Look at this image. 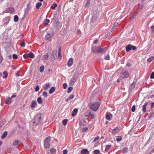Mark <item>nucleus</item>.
<instances>
[{"mask_svg":"<svg viewBox=\"0 0 154 154\" xmlns=\"http://www.w3.org/2000/svg\"><path fill=\"white\" fill-rule=\"evenodd\" d=\"M91 50V51L94 53H104L106 51L107 48L106 47L101 48L94 46L92 48Z\"/></svg>","mask_w":154,"mask_h":154,"instance_id":"nucleus-1","label":"nucleus"},{"mask_svg":"<svg viewBox=\"0 0 154 154\" xmlns=\"http://www.w3.org/2000/svg\"><path fill=\"white\" fill-rule=\"evenodd\" d=\"M42 121L41 115L40 114H37L34 117L33 122V125L36 126L40 124Z\"/></svg>","mask_w":154,"mask_h":154,"instance_id":"nucleus-2","label":"nucleus"},{"mask_svg":"<svg viewBox=\"0 0 154 154\" xmlns=\"http://www.w3.org/2000/svg\"><path fill=\"white\" fill-rule=\"evenodd\" d=\"M100 103L98 102L93 103L90 105V108L94 111H97L98 109Z\"/></svg>","mask_w":154,"mask_h":154,"instance_id":"nucleus-3","label":"nucleus"},{"mask_svg":"<svg viewBox=\"0 0 154 154\" xmlns=\"http://www.w3.org/2000/svg\"><path fill=\"white\" fill-rule=\"evenodd\" d=\"M50 140L51 138L50 137H48L44 140V146L45 148L48 149L50 147Z\"/></svg>","mask_w":154,"mask_h":154,"instance_id":"nucleus-4","label":"nucleus"},{"mask_svg":"<svg viewBox=\"0 0 154 154\" xmlns=\"http://www.w3.org/2000/svg\"><path fill=\"white\" fill-rule=\"evenodd\" d=\"M128 76L129 73L127 71L122 73L120 75V77L122 79L127 78Z\"/></svg>","mask_w":154,"mask_h":154,"instance_id":"nucleus-5","label":"nucleus"},{"mask_svg":"<svg viewBox=\"0 0 154 154\" xmlns=\"http://www.w3.org/2000/svg\"><path fill=\"white\" fill-rule=\"evenodd\" d=\"M106 118L109 121H110L112 118V114L109 112H107L105 116Z\"/></svg>","mask_w":154,"mask_h":154,"instance_id":"nucleus-6","label":"nucleus"},{"mask_svg":"<svg viewBox=\"0 0 154 154\" xmlns=\"http://www.w3.org/2000/svg\"><path fill=\"white\" fill-rule=\"evenodd\" d=\"M77 79V77L75 75V74H74L73 75V77L71 79L70 84L71 85H73L74 83L76 82Z\"/></svg>","mask_w":154,"mask_h":154,"instance_id":"nucleus-7","label":"nucleus"},{"mask_svg":"<svg viewBox=\"0 0 154 154\" xmlns=\"http://www.w3.org/2000/svg\"><path fill=\"white\" fill-rule=\"evenodd\" d=\"M10 18L9 17H7L5 18L3 20L4 22V25L6 26L9 23Z\"/></svg>","mask_w":154,"mask_h":154,"instance_id":"nucleus-8","label":"nucleus"},{"mask_svg":"<svg viewBox=\"0 0 154 154\" xmlns=\"http://www.w3.org/2000/svg\"><path fill=\"white\" fill-rule=\"evenodd\" d=\"M85 116H90L91 117L92 119H94V118L95 116L94 114L91 113L90 111H87L85 113Z\"/></svg>","mask_w":154,"mask_h":154,"instance_id":"nucleus-9","label":"nucleus"},{"mask_svg":"<svg viewBox=\"0 0 154 154\" xmlns=\"http://www.w3.org/2000/svg\"><path fill=\"white\" fill-rule=\"evenodd\" d=\"M31 3L29 2L27 5L25 11V15L27 13H28L30 9L32 7Z\"/></svg>","mask_w":154,"mask_h":154,"instance_id":"nucleus-10","label":"nucleus"},{"mask_svg":"<svg viewBox=\"0 0 154 154\" xmlns=\"http://www.w3.org/2000/svg\"><path fill=\"white\" fill-rule=\"evenodd\" d=\"M6 11L8 12L13 13L14 11V9L13 7H8L7 8Z\"/></svg>","mask_w":154,"mask_h":154,"instance_id":"nucleus-11","label":"nucleus"},{"mask_svg":"<svg viewBox=\"0 0 154 154\" xmlns=\"http://www.w3.org/2000/svg\"><path fill=\"white\" fill-rule=\"evenodd\" d=\"M73 63V59L72 58H70L68 60L67 65L68 67H70L72 65Z\"/></svg>","mask_w":154,"mask_h":154,"instance_id":"nucleus-12","label":"nucleus"},{"mask_svg":"<svg viewBox=\"0 0 154 154\" xmlns=\"http://www.w3.org/2000/svg\"><path fill=\"white\" fill-rule=\"evenodd\" d=\"M37 105V103L36 101L35 100H32L31 103V107L32 108H34L36 107Z\"/></svg>","mask_w":154,"mask_h":154,"instance_id":"nucleus-13","label":"nucleus"},{"mask_svg":"<svg viewBox=\"0 0 154 154\" xmlns=\"http://www.w3.org/2000/svg\"><path fill=\"white\" fill-rule=\"evenodd\" d=\"M119 131V128L118 126H116L115 128L113 129L112 132V134L114 135L117 133Z\"/></svg>","mask_w":154,"mask_h":154,"instance_id":"nucleus-14","label":"nucleus"},{"mask_svg":"<svg viewBox=\"0 0 154 154\" xmlns=\"http://www.w3.org/2000/svg\"><path fill=\"white\" fill-rule=\"evenodd\" d=\"M89 152L86 149H83L81 151V154H89Z\"/></svg>","mask_w":154,"mask_h":154,"instance_id":"nucleus-15","label":"nucleus"},{"mask_svg":"<svg viewBox=\"0 0 154 154\" xmlns=\"http://www.w3.org/2000/svg\"><path fill=\"white\" fill-rule=\"evenodd\" d=\"M148 103L146 102L143 106L142 110L143 113H145L146 112V108Z\"/></svg>","mask_w":154,"mask_h":154,"instance_id":"nucleus-16","label":"nucleus"},{"mask_svg":"<svg viewBox=\"0 0 154 154\" xmlns=\"http://www.w3.org/2000/svg\"><path fill=\"white\" fill-rule=\"evenodd\" d=\"M49 57V55L48 54L46 53L42 57V59L43 60H47L48 57Z\"/></svg>","mask_w":154,"mask_h":154,"instance_id":"nucleus-17","label":"nucleus"},{"mask_svg":"<svg viewBox=\"0 0 154 154\" xmlns=\"http://www.w3.org/2000/svg\"><path fill=\"white\" fill-rule=\"evenodd\" d=\"M78 111V110L76 108L74 109L71 114L72 116V117L74 116L77 114Z\"/></svg>","mask_w":154,"mask_h":154,"instance_id":"nucleus-18","label":"nucleus"},{"mask_svg":"<svg viewBox=\"0 0 154 154\" xmlns=\"http://www.w3.org/2000/svg\"><path fill=\"white\" fill-rule=\"evenodd\" d=\"M132 48L131 45H127L125 48L126 51L127 52L130 51L132 49Z\"/></svg>","mask_w":154,"mask_h":154,"instance_id":"nucleus-19","label":"nucleus"},{"mask_svg":"<svg viewBox=\"0 0 154 154\" xmlns=\"http://www.w3.org/2000/svg\"><path fill=\"white\" fill-rule=\"evenodd\" d=\"M52 36L53 34L52 33H48L47 34L45 37V38L46 39H48L50 38Z\"/></svg>","mask_w":154,"mask_h":154,"instance_id":"nucleus-20","label":"nucleus"},{"mask_svg":"<svg viewBox=\"0 0 154 154\" xmlns=\"http://www.w3.org/2000/svg\"><path fill=\"white\" fill-rule=\"evenodd\" d=\"M50 87V85L49 83H47L43 86V88L45 90H47Z\"/></svg>","mask_w":154,"mask_h":154,"instance_id":"nucleus-21","label":"nucleus"},{"mask_svg":"<svg viewBox=\"0 0 154 154\" xmlns=\"http://www.w3.org/2000/svg\"><path fill=\"white\" fill-rule=\"evenodd\" d=\"M11 98H7L5 99V102L7 104H9L11 103Z\"/></svg>","mask_w":154,"mask_h":154,"instance_id":"nucleus-22","label":"nucleus"},{"mask_svg":"<svg viewBox=\"0 0 154 154\" xmlns=\"http://www.w3.org/2000/svg\"><path fill=\"white\" fill-rule=\"evenodd\" d=\"M27 54L29 58V57L30 58H33L34 57V54L31 52H30L29 53H27Z\"/></svg>","mask_w":154,"mask_h":154,"instance_id":"nucleus-23","label":"nucleus"},{"mask_svg":"<svg viewBox=\"0 0 154 154\" xmlns=\"http://www.w3.org/2000/svg\"><path fill=\"white\" fill-rule=\"evenodd\" d=\"M119 24L118 23L116 22L112 26V30H113L114 29H115L116 28V27L118 26Z\"/></svg>","mask_w":154,"mask_h":154,"instance_id":"nucleus-24","label":"nucleus"},{"mask_svg":"<svg viewBox=\"0 0 154 154\" xmlns=\"http://www.w3.org/2000/svg\"><path fill=\"white\" fill-rule=\"evenodd\" d=\"M55 88L54 87H52L49 91L50 94H52L54 93L55 90Z\"/></svg>","mask_w":154,"mask_h":154,"instance_id":"nucleus-25","label":"nucleus"},{"mask_svg":"<svg viewBox=\"0 0 154 154\" xmlns=\"http://www.w3.org/2000/svg\"><path fill=\"white\" fill-rule=\"evenodd\" d=\"M50 22V20L48 19H46L44 22L43 24L45 25V26H47L48 23H49Z\"/></svg>","mask_w":154,"mask_h":154,"instance_id":"nucleus-26","label":"nucleus"},{"mask_svg":"<svg viewBox=\"0 0 154 154\" xmlns=\"http://www.w3.org/2000/svg\"><path fill=\"white\" fill-rule=\"evenodd\" d=\"M7 135V132L6 131H5L1 136L2 139L4 138Z\"/></svg>","mask_w":154,"mask_h":154,"instance_id":"nucleus-27","label":"nucleus"},{"mask_svg":"<svg viewBox=\"0 0 154 154\" xmlns=\"http://www.w3.org/2000/svg\"><path fill=\"white\" fill-rule=\"evenodd\" d=\"M128 148L126 147L123 148L121 150V152L123 153H125L127 152Z\"/></svg>","mask_w":154,"mask_h":154,"instance_id":"nucleus-28","label":"nucleus"},{"mask_svg":"<svg viewBox=\"0 0 154 154\" xmlns=\"http://www.w3.org/2000/svg\"><path fill=\"white\" fill-rule=\"evenodd\" d=\"M45 69V67L44 65H42L39 68V71L41 72H43Z\"/></svg>","mask_w":154,"mask_h":154,"instance_id":"nucleus-29","label":"nucleus"},{"mask_svg":"<svg viewBox=\"0 0 154 154\" xmlns=\"http://www.w3.org/2000/svg\"><path fill=\"white\" fill-rule=\"evenodd\" d=\"M154 59V57L153 56H152L151 57H149L147 59V61L148 62H151L152 60H153Z\"/></svg>","mask_w":154,"mask_h":154,"instance_id":"nucleus-30","label":"nucleus"},{"mask_svg":"<svg viewBox=\"0 0 154 154\" xmlns=\"http://www.w3.org/2000/svg\"><path fill=\"white\" fill-rule=\"evenodd\" d=\"M42 5V3L41 2H38L37 3L36 7L38 9Z\"/></svg>","mask_w":154,"mask_h":154,"instance_id":"nucleus-31","label":"nucleus"},{"mask_svg":"<svg viewBox=\"0 0 154 154\" xmlns=\"http://www.w3.org/2000/svg\"><path fill=\"white\" fill-rule=\"evenodd\" d=\"M111 146L110 145H107L106 146L105 149V151H107L108 150L111 148Z\"/></svg>","mask_w":154,"mask_h":154,"instance_id":"nucleus-32","label":"nucleus"},{"mask_svg":"<svg viewBox=\"0 0 154 154\" xmlns=\"http://www.w3.org/2000/svg\"><path fill=\"white\" fill-rule=\"evenodd\" d=\"M3 74L4 75V76H3L4 78H6L7 77L8 74L6 71H4L3 72Z\"/></svg>","mask_w":154,"mask_h":154,"instance_id":"nucleus-33","label":"nucleus"},{"mask_svg":"<svg viewBox=\"0 0 154 154\" xmlns=\"http://www.w3.org/2000/svg\"><path fill=\"white\" fill-rule=\"evenodd\" d=\"M18 20V17L17 15H15L14 17V21L15 22H17Z\"/></svg>","mask_w":154,"mask_h":154,"instance_id":"nucleus-34","label":"nucleus"},{"mask_svg":"<svg viewBox=\"0 0 154 154\" xmlns=\"http://www.w3.org/2000/svg\"><path fill=\"white\" fill-rule=\"evenodd\" d=\"M73 89V88L71 87H69L68 88V89L67 90V92L68 93H70L71 91Z\"/></svg>","mask_w":154,"mask_h":154,"instance_id":"nucleus-35","label":"nucleus"},{"mask_svg":"<svg viewBox=\"0 0 154 154\" xmlns=\"http://www.w3.org/2000/svg\"><path fill=\"white\" fill-rule=\"evenodd\" d=\"M37 101L39 104H41L42 102V99L41 97H39L37 98Z\"/></svg>","mask_w":154,"mask_h":154,"instance_id":"nucleus-36","label":"nucleus"},{"mask_svg":"<svg viewBox=\"0 0 154 154\" xmlns=\"http://www.w3.org/2000/svg\"><path fill=\"white\" fill-rule=\"evenodd\" d=\"M154 116V112L152 111L149 114V116L148 117L149 119L151 118Z\"/></svg>","mask_w":154,"mask_h":154,"instance_id":"nucleus-37","label":"nucleus"},{"mask_svg":"<svg viewBox=\"0 0 154 154\" xmlns=\"http://www.w3.org/2000/svg\"><path fill=\"white\" fill-rule=\"evenodd\" d=\"M57 5L56 4H53L51 6V8L52 9H54L55 8L57 7Z\"/></svg>","mask_w":154,"mask_h":154,"instance_id":"nucleus-38","label":"nucleus"},{"mask_svg":"<svg viewBox=\"0 0 154 154\" xmlns=\"http://www.w3.org/2000/svg\"><path fill=\"white\" fill-rule=\"evenodd\" d=\"M19 142V141L17 140H14L13 142V145H14V146L17 145L18 144Z\"/></svg>","mask_w":154,"mask_h":154,"instance_id":"nucleus-39","label":"nucleus"},{"mask_svg":"<svg viewBox=\"0 0 154 154\" xmlns=\"http://www.w3.org/2000/svg\"><path fill=\"white\" fill-rule=\"evenodd\" d=\"M93 153L94 154H100V151L98 149L95 150L93 151Z\"/></svg>","mask_w":154,"mask_h":154,"instance_id":"nucleus-40","label":"nucleus"},{"mask_svg":"<svg viewBox=\"0 0 154 154\" xmlns=\"http://www.w3.org/2000/svg\"><path fill=\"white\" fill-rule=\"evenodd\" d=\"M122 140V137L121 136H118L116 138V140L118 142H120Z\"/></svg>","mask_w":154,"mask_h":154,"instance_id":"nucleus-41","label":"nucleus"},{"mask_svg":"<svg viewBox=\"0 0 154 154\" xmlns=\"http://www.w3.org/2000/svg\"><path fill=\"white\" fill-rule=\"evenodd\" d=\"M88 128L85 127L83 128L82 130V132H86L88 130Z\"/></svg>","mask_w":154,"mask_h":154,"instance_id":"nucleus-42","label":"nucleus"},{"mask_svg":"<svg viewBox=\"0 0 154 154\" xmlns=\"http://www.w3.org/2000/svg\"><path fill=\"white\" fill-rule=\"evenodd\" d=\"M67 121L68 120L67 119H65L63 120L62 121L63 125H66L67 123Z\"/></svg>","mask_w":154,"mask_h":154,"instance_id":"nucleus-43","label":"nucleus"},{"mask_svg":"<svg viewBox=\"0 0 154 154\" xmlns=\"http://www.w3.org/2000/svg\"><path fill=\"white\" fill-rule=\"evenodd\" d=\"M56 55H54V56L51 55V60H54L56 59Z\"/></svg>","mask_w":154,"mask_h":154,"instance_id":"nucleus-44","label":"nucleus"},{"mask_svg":"<svg viewBox=\"0 0 154 154\" xmlns=\"http://www.w3.org/2000/svg\"><path fill=\"white\" fill-rule=\"evenodd\" d=\"M61 48H60L59 49V51L58 52V57H61V55L60 53L61 52Z\"/></svg>","mask_w":154,"mask_h":154,"instance_id":"nucleus-45","label":"nucleus"},{"mask_svg":"<svg viewBox=\"0 0 154 154\" xmlns=\"http://www.w3.org/2000/svg\"><path fill=\"white\" fill-rule=\"evenodd\" d=\"M50 152L52 153H54L56 152V149L54 148L51 149L50 150Z\"/></svg>","mask_w":154,"mask_h":154,"instance_id":"nucleus-46","label":"nucleus"},{"mask_svg":"<svg viewBox=\"0 0 154 154\" xmlns=\"http://www.w3.org/2000/svg\"><path fill=\"white\" fill-rule=\"evenodd\" d=\"M42 95L45 97H47L48 95L46 92L44 91L42 93Z\"/></svg>","mask_w":154,"mask_h":154,"instance_id":"nucleus-47","label":"nucleus"},{"mask_svg":"<svg viewBox=\"0 0 154 154\" xmlns=\"http://www.w3.org/2000/svg\"><path fill=\"white\" fill-rule=\"evenodd\" d=\"M57 53V51L53 50L52 51V54H51V55H53V56H54V55H56Z\"/></svg>","mask_w":154,"mask_h":154,"instance_id":"nucleus-48","label":"nucleus"},{"mask_svg":"<svg viewBox=\"0 0 154 154\" xmlns=\"http://www.w3.org/2000/svg\"><path fill=\"white\" fill-rule=\"evenodd\" d=\"M20 45L22 47H24L25 46V44L24 42H23L20 44Z\"/></svg>","mask_w":154,"mask_h":154,"instance_id":"nucleus-49","label":"nucleus"},{"mask_svg":"<svg viewBox=\"0 0 154 154\" xmlns=\"http://www.w3.org/2000/svg\"><path fill=\"white\" fill-rule=\"evenodd\" d=\"M150 78L151 79H153L154 78V72H152L150 76Z\"/></svg>","mask_w":154,"mask_h":154,"instance_id":"nucleus-50","label":"nucleus"},{"mask_svg":"<svg viewBox=\"0 0 154 154\" xmlns=\"http://www.w3.org/2000/svg\"><path fill=\"white\" fill-rule=\"evenodd\" d=\"M18 57L17 56V55L14 54L13 55V58L14 59H17Z\"/></svg>","mask_w":154,"mask_h":154,"instance_id":"nucleus-51","label":"nucleus"},{"mask_svg":"<svg viewBox=\"0 0 154 154\" xmlns=\"http://www.w3.org/2000/svg\"><path fill=\"white\" fill-rule=\"evenodd\" d=\"M23 57L24 58L27 59L29 58L27 54H25L23 55Z\"/></svg>","mask_w":154,"mask_h":154,"instance_id":"nucleus-52","label":"nucleus"},{"mask_svg":"<svg viewBox=\"0 0 154 154\" xmlns=\"http://www.w3.org/2000/svg\"><path fill=\"white\" fill-rule=\"evenodd\" d=\"M67 84L66 83H64L63 84V87L64 89H65L67 87Z\"/></svg>","mask_w":154,"mask_h":154,"instance_id":"nucleus-53","label":"nucleus"},{"mask_svg":"<svg viewBox=\"0 0 154 154\" xmlns=\"http://www.w3.org/2000/svg\"><path fill=\"white\" fill-rule=\"evenodd\" d=\"M105 59L106 60H109V59H110V57H109V55H106V56L105 58Z\"/></svg>","mask_w":154,"mask_h":154,"instance_id":"nucleus-54","label":"nucleus"},{"mask_svg":"<svg viewBox=\"0 0 154 154\" xmlns=\"http://www.w3.org/2000/svg\"><path fill=\"white\" fill-rule=\"evenodd\" d=\"M39 86L38 85H37L36 86V87L35 88V91L36 92H37L38 91V90H39Z\"/></svg>","mask_w":154,"mask_h":154,"instance_id":"nucleus-55","label":"nucleus"},{"mask_svg":"<svg viewBox=\"0 0 154 154\" xmlns=\"http://www.w3.org/2000/svg\"><path fill=\"white\" fill-rule=\"evenodd\" d=\"M135 105H133L131 108V111L132 112H134L135 111Z\"/></svg>","mask_w":154,"mask_h":154,"instance_id":"nucleus-56","label":"nucleus"},{"mask_svg":"<svg viewBox=\"0 0 154 154\" xmlns=\"http://www.w3.org/2000/svg\"><path fill=\"white\" fill-rule=\"evenodd\" d=\"M68 151L66 149H64L63 151V154H66L67 153Z\"/></svg>","mask_w":154,"mask_h":154,"instance_id":"nucleus-57","label":"nucleus"},{"mask_svg":"<svg viewBox=\"0 0 154 154\" xmlns=\"http://www.w3.org/2000/svg\"><path fill=\"white\" fill-rule=\"evenodd\" d=\"M95 20H94V16H93L92 17V20L91 21V23H94L95 22Z\"/></svg>","mask_w":154,"mask_h":154,"instance_id":"nucleus-58","label":"nucleus"},{"mask_svg":"<svg viewBox=\"0 0 154 154\" xmlns=\"http://www.w3.org/2000/svg\"><path fill=\"white\" fill-rule=\"evenodd\" d=\"M131 47L132 48V49L133 51H134L135 50H136V48H137L136 47H135V46H133L132 45H131Z\"/></svg>","mask_w":154,"mask_h":154,"instance_id":"nucleus-59","label":"nucleus"},{"mask_svg":"<svg viewBox=\"0 0 154 154\" xmlns=\"http://www.w3.org/2000/svg\"><path fill=\"white\" fill-rule=\"evenodd\" d=\"M74 97V95H71L69 96V98L70 99V100L73 99Z\"/></svg>","mask_w":154,"mask_h":154,"instance_id":"nucleus-60","label":"nucleus"},{"mask_svg":"<svg viewBox=\"0 0 154 154\" xmlns=\"http://www.w3.org/2000/svg\"><path fill=\"white\" fill-rule=\"evenodd\" d=\"M99 138V136H97L95 137V138L94 139V142L95 141L97 140H98Z\"/></svg>","mask_w":154,"mask_h":154,"instance_id":"nucleus-61","label":"nucleus"},{"mask_svg":"<svg viewBox=\"0 0 154 154\" xmlns=\"http://www.w3.org/2000/svg\"><path fill=\"white\" fill-rule=\"evenodd\" d=\"M154 106V103L153 102H152L151 103L150 105V108L151 109Z\"/></svg>","mask_w":154,"mask_h":154,"instance_id":"nucleus-62","label":"nucleus"},{"mask_svg":"<svg viewBox=\"0 0 154 154\" xmlns=\"http://www.w3.org/2000/svg\"><path fill=\"white\" fill-rule=\"evenodd\" d=\"M3 58L2 56H0V63H1L2 62Z\"/></svg>","mask_w":154,"mask_h":154,"instance_id":"nucleus-63","label":"nucleus"},{"mask_svg":"<svg viewBox=\"0 0 154 154\" xmlns=\"http://www.w3.org/2000/svg\"><path fill=\"white\" fill-rule=\"evenodd\" d=\"M151 29L152 32H154V26H152L151 27Z\"/></svg>","mask_w":154,"mask_h":154,"instance_id":"nucleus-64","label":"nucleus"}]
</instances>
